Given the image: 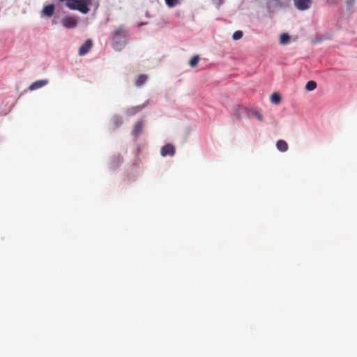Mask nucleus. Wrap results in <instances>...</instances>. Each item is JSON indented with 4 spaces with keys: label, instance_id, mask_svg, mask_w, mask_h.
Here are the masks:
<instances>
[{
    "label": "nucleus",
    "instance_id": "nucleus-11",
    "mask_svg": "<svg viewBox=\"0 0 357 357\" xmlns=\"http://www.w3.org/2000/svg\"><path fill=\"white\" fill-rule=\"evenodd\" d=\"M276 147H277L278 150L281 152H285L288 150V144L283 139H279L276 142Z\"/></svg>",
    "mask_w": 357,
    "mask_h": 357
},
{
    "label": "nucleus",
    "instance_id": "nucleus-17",
    "mask_svg": "<svg viewBox=\"0 0 357 357\" xmlns=\"http://www.w3.org/2000/svg\"><path fill=\"white\" fill-rule=\"evenodd\" d=\"M199 61V56L198 55H195L191 59L190 61H189V65L194 68L195 67L198 62Z\"/></svg>",
    "mask_w": 357,
    "mask_h": 357
},
{
    "label": "nucleus",
    "instance_id": "nucleus-16",
    "mask_svg": "<svg viewBox=\"0 0 357 357\" xmlns=\"http://www.w3.org/2000/svg\"><path fill=\"white\" fill-rule=\"evenodd\" d=\"M317 88V83L314 81H309L305 85V89L307 91H313Z\"/></svg>",
    "mask_w": 357,
    "mask_h": 357
},
{
    "label": "nucleus",
    "instance_id": "nucleus-3",
    "mask_svg": "<svg viewBox=\"0 0 357 357\" xmlns=\"http://www.w3.org/2000/svg\"><path fill=\"white\" fill-rule=\"evenodd\" d=\"M61 24L66 29H73L77 26V19L73 16H68L62 20Z\"/></svg>",
    "mask_w": 357,
    "mask_h": 357
},
{
    "label": "nucleus",
    "instance_id": "nucleus-9",
    "mask_svg": "<svg viewBox=\"0 0 357 357\" xmlns=\"http://www.w3.org/2000/svg\"><path fill=\"white\" fill-rule=\"evenodd\" d=\"M143 126L144 124L142 121H137L133 128L132 135L135 137H138L142 132Z\"/></svg>",
    "mask_w": 357,
    "mask_h": 357
},
{
    "label": "nucleus",
    "instance_id": "nucleus-10",
    "mask_svg": "<svg viewBox=\"0 0 357 357\" xmlns=\"http://www.w3.org/2000/svg\"><path fill=\"white\" fill-rule=\"evenodd\" d=\"M54 12V6L53 4H50L43 8L42 13H43V15H44V16L51 17L53 15Z\"/></svg>",
    "mask_w": 357,
    "mask_h": 357
},
{
    "label": "nucleus",
    "instance_id": "nucleus-13",
    "mask_svg": "<svg viewBox=\"0 0 357 357\" xmlns=\"http://www.w3.org/2000/svg\"><path fill=\"white\" fill-rule=\"evenodd\" d=\"M271 101L272 103L275 105L279 104L281 101V97L280 94L277 93H273L271 96Z\"/></svg>",
    "mask_w": 357,
    "mask_h": 357
},
{
    "label": "nucleus",
    "instance_id": "nucleus-12",
    "mask_svg": "<svg viewBox=\"0 0 357 357\" xmlns=\"http://www.w3.org/2000/svg\"><path fill=\"white\" fill-rule=\"evenodd\" d=\"M147 79V76L145 75H140L135 81V85L137 86H141L143 84L146 82Z\"/></svg>",
    "mask_w": 357,
    "mask_h": 357
},
{
    "label": "nucleus",
    "instance_id": "nucleus-8",
    "mask_svg": "<svg viewBox=\"0 0 357 357\" xmlns=\"http://www.w3.org/2000/svg\"><path fill=\"white\" fill-rule=\"evenodd\" d=\"M148 103L149 101H147L146 103L143 105L130 107L128 109L127 112L130 115H135L139 112H140L142 109H143L148 105Z\"/></svg>",
    "mask_w": 357,
    "mask_h": 357
},
{
    "label": "nucleus",
    "instance_id": "nucleus-7",
    "mask_svg": "<svg viewBox=\"0 0 357 357\" xmlns=\"http://www.w3.org/2000/svg\"><path fill=\"white\" fill-rule=\"evenodd\" d=\"M47 84H48V80L47 79L38 80V81H36V82H33L29 86V89L31 90V91H34V90H36V89H38L40 88H42V87L45 86Z\"/></svg>",
    "mask_w": 357,
    "mask_h": 357
},
{
    "label": "nucleus",
    "instance_id": "nucleus-14",
    "mask_svg": "<svg viewBox=\"0 0 357 357\" xmlns=\"http://www.w3.org/2000/svg\"><path fill=\"white\" fill-rule=\"evenodd\" d=\"M181 1L182 0H165L166 5L169 8H173L179 5L181 3Z\"/></svg>",
    "mask_w": 357,
    "mask_h": 357
},
{
    "label": "nucleus",
    "instance_id": "nucleus-19",
    "mask_svg": "<svg viewBox=\"0 0 357 357\" xmlns=\"http://www.w3.org/2000/svg\"><path fill=\"white\" fill-rule=\"evenodd\" d=\"M252 115L259 121H263V116L261 115V114L258 112V111H254L252 112Z\"/></svg>",
    "mask_w": 357,
    "mask_h": 357
},
{
    "label": "nucleus",
    "instance_id": "nucleus-18",
    "mask_svg": "<svg viewBox=\"0 0 357 357\" xmlns=\"http://www.w3.org/2000/svg\"><path fill=\"white\" fill-rule=\"evenodd\" d=\"M243 37V32L241 31H236L233 33L232 38L235 40H239Z\"/></svg>",
    "mask_w": 357,
    "mask_h": 357
},
{
    "label": "nucleus",
    "instance_id": "nucleus-5",
    "mask_svg": "<svg viewBox=\"0 0 357 357\" xmlns=\"http://www.w3.org/2000/svg\"><path fill=\"white\" fill-rule=\"evenodd\" d=\"M161 155L165 157L167 155L173 156L175 154V148L171 144H167L161 148Z\"/></svg>",
    "mask_w": 357,
    "mask_h": 357
},
{
    "label": "nucleus",
    "instance_id": "nucleus-15",
    "mask_svg": "<svg viewBox=\"0 0 357 357\" xmlns=\"http://www.w3.org/2000/svg\"><path fill=\"white\" fill-rule=\"evenodd\" d=\"M290 40V37L287 33H282L280 37V42L281 44L286 45Z\"/></svg>",
    "mask_w": 357,
    "mask_h": 357
},
{
    "label": "nucleus",
    "instance_id": "nucleus-6",
    "mask_svg": "<svg viewBox=\"0 0 357 357\" xmlns=\"http://www.w3.org/2000/svg\"><path fill=\"white\" fill-rule=\"evenodd\" d=\"M93 43L91 39H88L85 41V43L82 45L79 49V54L80 56H84L89 52L92 47Z\"/></svg>",
    "mask_w": 357,
    "mask_h": 357
},
{
    "label": "nucleus",
    "instance_id": "nucleus-1",
    "mask_svg": "<svg viewBox=\"0 0 357 357\" xmlns=\"http://www.w3.org/2000/svg\"><path fill=\"white\" fill-rule=\"evenodd\" d=\"M70 10H78L82 14H86L90 11L91 0H58Z\"/></svg>",
    "mask_w": 357,
    "mask_h": 357
},
{
    "label": "nucleus",
    "instance_id": "nucleus-4",
    "mask_svg": "<svg viewBox=\"0 0 357 357\" xmlns=\"http://www.w3.org/2000/svg\"><path fill=\"white\" fill-rule=\"evenodd\" d=\"M295 7L300 10H305L310 8L312 0H293Z\"/></svg>",
    "mask_w": 357,
    "mask_h": 357
},
{
    "label": "nucleus",
    "instance_id": "nucleus-2",
    "mask_svg": "<svg viewBox=\"0 0 357 357\" xmlns=\"http://www.w3.org/2000/svg\"><path fill=\"white\" fill-rule=\"evenodd\" d=\"M128 32L123 26L116 28L112 33L111 39L114 48L121 50V47L126 44L128 39Z\"/></svg>",
    "mask_w": 357,
    "mask_h": 357
},
{
    "label": "nucleus",
    "instance_id": "nucleus-20",
    "mask_svg": "<svg viewBox=\"0 0 357 357\" xmlns=\"http://www.w3.org/2000/svg\"><path fill=\"white\" fill-rule=\"evenodd\" d=\"M223 1H224V0H218L219 4L222 3H223Z\"/></svg>",
    "mask_w": 357,
    "mask_h": 357
}]
</instances>
